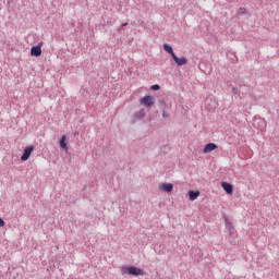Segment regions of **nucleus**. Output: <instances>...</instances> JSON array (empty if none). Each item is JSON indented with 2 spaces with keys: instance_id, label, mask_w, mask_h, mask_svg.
I'll return each mask as SVG.
<instances>
[{
  "instance_id": "7ed1b4c3",
  "label": "nucleus",
  "mask_w": 279,
  "mask_h": 279,
  "mask_svg": "<svg viewBox=\"0 0 279 279\" xmlns=\"http://www.w3.org/2000/svg\"><path fill=\"white\" fill-rule=\"evenodd\" d=\"M31 56H34L35 58H39V56H43V41H40L37 46H33L31 48Z\"/></svg>"
},
{
  "instance_id": "2eb2a0df",
  "label": "nucleus",
  "mask_w": 279,
  "mask_h": 279,
  "mask_svg": "<svg viewBox=\"0 0 279 279\" xmlns=\"http://www.w3.org/2000/svg\"><path fill=\"white\" fill-rule=\"evenodd\" d=\"M233 95H241V90L236 87H232Z\"/></svg>"
},
{
  "instance_id": "f257e3e1",
  "label": "nucleus",
  "mask_w": 279,
  "mask_h": 279,
  "mask_svg": "<svg viewBox=\"0 0 279 279\" xmlns=\"http://www.w3.org/2000/svg\"><path fill=\"white\" fill-rule=\"evenodd\" d=\"M122 276H143L145 274V270L135 267V266H124L121 268Z\"/></svg>"
},
{
  "instance_id": "423d86ee",
  "label": "nucleus",
  "mask_w": 279,
  "mask_h": 279,
  "mask_svg": "<svg viewBox=\"0 0 279 279\" xmlns=\"http://www.w3.org/2000/svg\"><path fill=\"white\" fill-rule=\"evenodd\" d=\"M221 187L227 193V195H232L234 193V187L232 186L231 183L222 182Z\"/></svg>"
},
{
  "instance_id": "6e6552de",
  "label": "nucleus",
  "mask_w": 279,
  "mask_h": 279,
  "mask_svg": "<svg viewBox=\"0 0 279 279\" xmlns=\"http://www.w3.org/2000/svg\"><path fill=\"white\" fill-rule=\"evenodd\" d=\"M217 144H215V143H208L205 147H204V149H203V151H204V154H210V151H215V149H217Z\"/></svg>"
},
{
  "instance_id": "4468645a",
  "label": "nucleus",
  "mask_w": 279,
  "mask_h": 279,
  "mask_svg": "<svg viewBox=\"0 0 279 279\" xmlns=\"http://www.w3.org/2000/svg\"><path fill=\"white\" fill-rule=\"evenodd\" d=\"M226 228L229 230V232H232V222H229L228 219H226Z\"/></svg>"
},
{
  "instance_id": "aec40b11",
  "label": "nucleus",
  "mask_w": 279,
  "mask_h": 279,
  "mask_svg": "<svg viewBox=\"0 0 279 279\" xmlns=\"http://www.w3.org/2000/svg\"><path fill=\"white\" fill-rule=\"evenodd\" d=\"M122 27H128V22L122 23Z\"/></svg>"
},
{
  "instance_id": "f8f14e48",
  "label": "nucleus",
  "mask_w": 279,
  "mask_h": 279,
  "mask_svg": "<svg viewBox=\"0 0 279 279\" xmlns=\"http://www.w3.org/2000/svg\"><path fill=\"white\" fill-rule=\"evenodd\" d=\"M59 145L61 147V149H69V147L66 146V135L61 136L60 141H59Z\"/></svg>"
},
{
  "instance_id": "9d476101",
  "label": "nucleus",
  "mask_w": 279,
  "mask_h": 279,
  "mask_svg": "<svg viewBox=\"0 0 279 279\" xmlns=\"http://www.w3.org/2000/svg\"><path fill=\"white\" fill-rule=\"evenodd\" d=\"M189 197H190V202H195V199H197V197H199V191H189Z\"/></svg>"
},
{
  "instance_id": "dca6fc26",
  "label": "nucleus",
  "mask_w": 279,
  "mask_h": 279,
  "mask_svg": "<svg viewBox=\"0 0 279 279\" xmlns=\"http://www.w3.org/2000/svg\"><path fill=\"white\" fill-rule=\"evenodd\" d=\"M160 88V85L155 84L150 86V90H158Z\"/></svg>"
},
{
  "instance_id": "9b49d317",
  "label": "nucleus",
  "mask_w": 279,
  "mask_h": 279,
  "mask_svg": "<svg viewBox=\"0 0 279 279\" xmlns=\"http://www.w3.org/2000/svg\"><path fill=\"white\" fill-rule=\"evenodd\" d=\"M163 50H166L167 53H170L171 58L175 56V52H173V47H171L169 44H163Z\"/></svg>"
},
{
  "instance_id": "f03ea898",
  "label": "nucleus",
  "mask_w": 279,
  "mask_h": 279,
  "mask_svg": "<svg viewBox=\"0 0 279 279\" xmlns=\"http://www.w3.org/2000/svg\"><path fill=\"white\" fill-rule=\"evenodd\" d=\"M154 104H156V98H154V96H144L141 99V105L145 106L146 108H151V106H154Z\"/></svg>"
},
{
  "instance_id": "f3484780",
  "label": "nucleus",
  "mask_w": 279,
  "mask_h": 279,
  "mask_svg": "<svg viewBox=\"0 0 279 279\" xmlns=\"http://www.w3.org/2000/svg\"><path fill=\"white\" fill-rule=\"evenodd\" d=\"M162 117L163 119H169V113L167 112V109L162 110Z\"/></svg>"
},
{
  "instance_id": "0eeeda50",
  "label": "nucleus",
  "mask_w": 279,
  "mask_h": 279,
  "mask_svg": "<svg viewBox=\"0 0 279 279\" xmlns=\"http://www.w3.org/2000/svg\"><path fill=\"white\" fill-rule=\"evenodd\" d=\"M172 60H174L178 66H184V64H187L189 62V60L185 57L178 58L175 54H172Z\"/></svg>"
},
{
  "instance_id": "ddd939ff",
  "label": "nucleus",
  "mask_w": 279,
  "mask_h": 279,
  "mask_svg": "<svg viewBox=\"0 0 279 279\" xmlns=\"http://www.w3.org/2000/svg\"><path fill=\"white\" fill-rule=\"evenodd\" d=\"M158 108L160 110H167V102L165 100H158Z\"/></svg>"
},
{
  "instance_id": "39448f33",
  "label": "nucleus",
  "mask_w": 279,
  "mask_h": 279,
  "mask_svg": "<svg viewBox=\"0 0 279 279\" xmlns=\"http://www.w3.org/2000/svg\"><path fill=\"white\" fill-rule=\"evenodd\" d=\"M32 151H34V146H27L26 148H24V153L21 156V160H23V162H25L26 160H29V156H32Z\"/></svg>"
},
{
  "instance_id": "1a4fd4ad",
  "label": "nucleus",
  "mask_w": 279,
  "mask_h": 279,
  "mask_svg": "<svg viewBox=\"0 0 279 279\" xmlns=\"http://www.w3.org/2000/svg\"><path fill=\"white\" fill-rule=\"evenodd\" d=\"M160 190L165 191V193H171L173 191V183H163L160 185Z\"/></svg>"
},
{
  "instance_id": "a211bd4d",
  "label": "nucleus",
  "mask_w": 279,
  "mask_h": 279,
  "mask_svg": "<svg viewBox=\"0 0 279 279\" xmlns=\"http://www.w3.org/2000/svg\"><path fill=\"white\" fill-rule=\"evenodd\" d=\"M246 10L245 8H240L238 11V14H245Z\"/></svg>"
},
{
  "instance_id": "6ab92c4d",
  "label": "nucleus",
  "mask_w": 279,
  "mask_h": 279,
  "mask_svg": "<svg viewBox=\"0 0 279 279\" xmlns=\"http://www.w3.org/2000/svg\"><path fill=\"white\" fill-rule=\"evenodd\" d=\"M3 226H5V221L2 218H0V228H3Z\"/></svg>"
},
{
  "instance_id": "20e7f679",
  "label": "nucleus",
  "mask_w": 279,
  "mask_h": 279,
  "mask_svg": "<svg viewBox=\"0 0 279 279\" xmlns=\"http://www.w3.org/2000/svg\"><path fill=\"white\" fill-rule=\"evenodd\" d=\"M147 112L145 109H140L138 111H135L133 114L132 123H136L137 121H143L145 119Z\"/></svg>"
}]
</instances>
